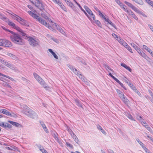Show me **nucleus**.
Listing matches in <instances>:
<instances>
[{"instance_id":"nucleus-1","label":"nucleus","mask_w":153,"mask_h":153,"mask_svg":"<svg viewBox=\"0 0 153 153\" xmlns=\"http://www.w3.org/2000/svg\"><path fill=\"white\" fill-rule=\"evenodd\" d=\"M8 31L12 34L10 36V38L12 42L17 45H22L24 44V40L20 35L11 30Z\"/></svg>"},{"instance_id":"nucleus-2","label":"nucleus","mask_w":153,"mask_h":153,"mask_svg":"<svg viewBox=\"0 0 153 153\" xmlns=\"http://www.w3.org/2000/svg\"><path fill=\"white\" fill-rule=\"evenodd\" d=\"M23 111L24 113L28 117L35 119L38 118V116L36 113L27 106H25Z\"/></svg>"},{"instance_id":"nucleus-3","label":"nucleus","mask_w":153,"mask_h":153,"mask_svg":"<svg viewBox=\"0 0 153 153\" xmlns=\"http://www.w3.org/2000/svg\"><path fill=\"white\" fill-rule=\"evenodd\" d=\"M23 111L24 113L28 117L35 119L38 118V116L36 113L27 106H25Z\"/></svg>"},{"instance_id":"nucleus-4","label":"nucleus","mask_w":153,"mask_h":153,"mask_svg":"<svg viewBox=\"0 0 153 153\" xmlns=\"http://www.w3.org/2000/svg\"><path fill=\"white\" fill-rule=\"evenodd\" d=\"M23 111L24 113L28 117L35 119L38 118V116L36 113L27 106H25Z\"/></svg>"},{"instance_id":"nucleus-5","label":"nucleus","mask_w":153,"mask_h":153,"mask_svg":"<svg viewBox=\"0 0 153 153\" xmlns=\"http://www.w3.org/2000/svg\"><path fill=\"white\" fill-rule=\"evenodd\" d=\"M28 13L32 17L36 19V20L38 21L40 23L47 27H49V23H47L45 20H44L42 18L38 16L37 15L34 13L30 11H28Z\"/></svg>"},{"instance_id":"nucleus-6","label":"nucleus","mask_w":153,"mask_h":153,"mask_svg":"<svg viewBox=\"0 0 153 153\" xmlns=\"http://www.w3.org/2000/svg\"><path fill=\"white\" fill-rule=\"evenodd\" d=\"M33 74L35 79L40 84L42 85L44 88H46L48 87L47 84L39 76L35 73H34Z\"/></svg>"},{"instance_id":"nucleus-7","label":"nucleus","mask_w":153,"mask_h":153,"mask_svg":"<svg viewBox=\"0 0 153 153\" xmlns=\"http://www.w3.org/2000/svg\"><path fill=\"white\" fill-rule=\"evenodd\" d=\"M30 2L40 10H42L44 9L42 3L39 0H31Z\"/></svg>"},{"instance_id":"nucleus-8","label":"nucleus","mask_w":153,"mask_h":153,"mask_svg":"<svg viewBox=\"0 0 153 153\" xmlns=\"http://www.w3.org/2000/svg\"><path fill=\"white\" fill-rule=\"evenodd\" d=\"M29 41L30 45L34 47L36 46L39 45V41L38 39H36L31 37H30L29 39Z\"/></svg>"},{"instance_id":"nucleus-9","label":"nucleus","mask_w":153,"mask_h":153,"mask_svg":"<svg viewBox=\"0 0 153 153\" xmlns=\"http://www.w3.org/2000/svg\"><path fill=\"white\" fill-rule=\"evenodd\" d=\"M1 19L4 21L5 22H7L9 26H11L12 28H14L16 26V24L13 22L10 21L9 20V19L7 17H3L1 18Z\"/></svg>"},{"instance_id":"nucleus-10","label":"nucleus","mask_w":153,"mask_h":153,"mask_svg":"<svg viewBox=\"0 0 153 153\" xmlns=\"http://www.w3.org/2000/svg\"><path fill=\"white\" fill-rule=\"evenodd\" d=\"M19 21L18 22L22 25L25 26L26 27L29 26V23L26 20L22 19V18H20V19H19Z\"/></svg>"},{"instance_id":"nucleus-11","label":"nucleus","mask_w":153,"mask_h":153,"mask_svg":"<svg viewBox=\"0 0 153 153\" xmlns=\"http://www.w3.org/2000/svg\"><path fill=\"white\" fill-rule=\"evenodd\" d=\"M3 44L2 46L9 47L12 46L11 42L10 41L6 39H4Z\"/></svg>"},{"instance_id":"nucleus-12","label":"nucleus","mask_w":153,"mask_h":153,"mask_svg":"<svg viewBox=\"0 0 153 153\" xmlns=\"http://www.w3.org/2000/svg\"><path fill=\"white\" fill-rule=\"evenodd\" d=\"M0 112H1L5 114H6L8 116H10V117L13 116V117H15V116H16V115L14 114H13V115H12V114L8 111L4 109H1L0 110Z\"/></svg>"},{"instance_id":"nucleus-13","label":"nucleus","mask_w":153,"mask_h":153,"mask_svg":"<svg viewBox=\"0 0 153 153\" xmlns=\"http://www.w3.org/2000/svg\"><path fill=\"white\" fill-rule=\"evenodd\" d=\"M67 66L76 75H78L79 72L76 69L74 68L72 65L69 64L67 65Z\"/></svg>"},{"instance_id":"nucleus-14","label":"nucleus","mask_w":153,"mask_h":153,"mask_svg":"<svg viewBox=\"0 0 153 153\" xmlns=\"http://www.w3.org/2000/svg\"><path fill=\"white\" fill-rule=\"evenodd\" d=\"M4 64L6 66L9 67L12 69H14L15 68H16L14 65L10 64V63L7 62L6 61Z\"/></svg>"},{"instance_id":"nucleus-15","label":"nucleus","mask_w":153,"mask_h":153,"mask_svg":"<svg viewBox=\"0 0 153 153\" xmlns=\"http://www.w3.org/2000/svg\"><path fill=\"white\" fill-rule=\"evenodd\" d=\"M125 11L127 12L132 17L134 18L136 20L138 19V18L136 15L134 14V13L131 10H126Z\"/></svg>"},{"instance_id":"nucleus-16","label":"nucleus","mask_w":153,"mask_h":153,"mask_svg":"<svg viewBox=\"0 0 153 153\" xmlns=\"http://www.w3.org/2000/svg\"><path fill=\"white\" fill-rule=\"evenodd\" d=\"M54 24L55 25V26L56 27V29H57L58 30V31L60 32L63 35H65V32L60 27L58 26H57V25L56 23H55Z\"/></svg>"},{"instance_id":"nucleus-17","label":"nucleus","mask_w":153,"mask_h":153,"mask_svg":"<svg viewBox=\"0 0 153 153\" xmlns=\"http://www.w3.org/2000/svg\"><path fill=\"white\" fill-rule=\"evenodd\" d=\"M67 5L70 6L73 10H75V7L74 5L70 1V0H67Z\"/></svg>"},{"instance_id":"nucleus-18","label":"nucleus","mask_w":153,"mask_h":153,"mask_svg":"<svg viewBox=\"0 0 153 153\" xmlns=\"http://www.w3.org/2000/svg\"><path fill=\"white\" fill-rule=\"evenodd\" d=\"M121 99L122 100L123 102L126 105H128L129 104V100L125 96H124Z\"/></svg>"},{"instance_id":"nucleus-19","label":"nucleus","mask_w":153,"mask_h":153,"mask_svg":"<svg viewBox=\"0 0 153 153\" xmlns=\"http://www.w3.org/2000/svg\"><path fill=\"white\" fill-rule=\"evenodd\" d=\"M8 123H10L12 125H13L14 126L17 127H20L21 126V125L20 124H19L17 123L11 121H8Z\"/></svg>"},{"instance_id":"nucleus-20","label":"nucleus","mask_w":153,"mask_h":153,"mask_svg":"<svg viewBox=\"0 0 153 153\" xmlns=\"http://www.w3.org/2000/svg\"><path fill=\"white\" fill-rule=\"evenodd\" d=\"M140 55L148 61H150V58L143 52H142Z\"/></svg>"},{"instance_id":"nucleus-21","label":"nucleus","mask_w":153,"mask_h":153,"mask_svg":"<svg viewBox=\"0 0 153 153\" xmlns=\"http://www.w3.org/2000/svg\"><path fill=\"white\" fill-rule=\"evenodd\" d=\"M78 6L79 7L80 9L85 14L86 16L88 17V18L91 21L92 20L91 18L87 14V13L86 12L85 10L83 9L82 7L81 6L80 4H78Z\"/></svg>"},{"instance_id":"nucleus-22","label":"nucleus","mask_w":153,"mask_h":153,"mask_svg":"<svg viewBox=\"0 0 153 153\" xmlns=\"http://www.w3.org/2000/svg\"><path fill=\"white\" fill-rule=\"evenodd\" d=\"M121 65L128 70L130 72L132 70L130 68L129 66H127L125 64L123 63H121Z\"/></svg>"},{"instance_id":"nucleus-23","label":"nucleus","mask_w":153,"mask_h":153,"mask_svg":"<svg viewBox=\"0 0 153 153\" xmlns=\"http://www.w3.org/2000/svg\"><path fill=\"white\" fill-rule=\"evenodd\" d=\"M48 51L51 53L53 56L56 59H58V56L56 54V53L53 51L51 49H48Z\"/></svg>"},{"instance_id":"nucleus-24","label":"nucleus","mask_w":153,"mask_h":153,"mask_svg":"<svg viewBox=\"0 0 153 153\" xmlns=\"http://www.w3.org/2000/svg\"><path fill=\"white\" fill-rule=\"evenodd\" d=\"M75 101L76 105L79 107H80L81 108H83L82 105L81 103L79 101V100L78 99H76L75 100Z\"/></svg>"},{"instance_id":"nucleus-25","label":"nucleus","mask_w":153,"mask_h":153,"mask_svg":"<svg viewBox=\"0 0 153 153\" xmlns=\"http://www.w3.org/2000/svg\"><path fill=\"white\" fill-rule=\"evenodd\" d=\"M132 89L140 97H141V94L140 92L136 89V87L134 86L133 87Z\"/></svg>"},{"instance_id":"nucleus-26","label":"nucleus","mask_w":153,"mask_h":153,"mask_svg":"<svg viewBox=\"0 0 153 153\" xmlns=\"http://www.w3.org/2000/svg\"><path fill=\"white\" fill-rule=\"evenodd\" d=\"M132 9L137 13L141 14H142V12L140 11L137 7H136L134 6L133 7Z\"/></svg>"},{"instance_id":"nucleus-27","label":"nucleus","mask_w":153,"mask_h":153,"mask_svg":"<svg viewBox=\"0 0 153 153\" xmlns=\"http://www.w3.org/2000/svg\"><path fill=\"white\" fill-rule=\"evenodd\" d=\"M13 14L14 15L11 14L14 17V18H13L14 19L16 20L18 22H19V19H20V18L21 17H19L18 16L16 15V14H14V13H13Z\"/></svg>"},{"instance_id":"nucleus-28","label":"nucleus","mask_w":153,"mask_h":153,"mask_svg":"<svg viewBox=\"0 0 153 153\" xmlns=\"http://www.w3.org/2000/svg\"><path fill=\"white\" fill-rule=\"evenodd\" d=\"M58 5H59L60 7L64 11H67L64 5H62V4L59 2H58V3L57 4Z\"/></svg>"},{"instance_id":"nucleus-29","label":"nucleus","mask_w":153,"mask_h":153,"mask_svg":"<svg viewBox=\"0 0 153 153\" xmlns=\"http://www.w3.org/2000/svg\"><path fill=\"white\" fill-rule=\"evenodd\" d=\"M7 55L11 57L12 59H16L17 58V57L16 56L10 53H7Z\"/></svg>"},{"instance_id":"nucleus-30","label":"nucleus","mask_w":153,"mask_h":153,"mask_svg":"<svg viewBox=\"0 0 153 153\" xmlns=\"http://www.w3.org/2000/svg\"><path fill=\"white\" fill-rule=\"evenodd\" d=\"M94 22L99 27H102V25L100 22L98 20H94Z\"/></svg>"},{"instance_id":"nucleus-31","label":"nucleus","mask_w":153,"mask_h":153,"mask_svg":"<svg viewBox=\"0 0 153 153\" xmlns=\"http://www.w3.org/2000/svg\"><path fill=\"white\" fill-rule=\"evenodd\" d=\"M12 125L10 124L7 123H4L3 128H11L12 127Z\"/></svg>"},{"instance_id":"nucleus-32","label":"nucleus","mask_w":153,"mask_h":153,"mask_svg":"<svg viewBox=\"0 0 153 153\" xmlns=\"http://www.w3.org/2000/svg\"><path fill=\"white\" fill-rule=\"evenodd\" d=\"M136 3L138 4L142 5L143 4V2L142 0H133Z\"/></svg>"},{"instance_id":"nucleus-33","label":"nucleus","mask_w":153,"mask_h":153,"mask_svg":"<svg viewBox=\"0 0 153 153\" xmlns=\"http://www.w3.org/2000/svg\"><path fill=\"white\" fill-rule=\"evenodd\" d=\"M143 48L146 49L147 51L149 52L150 53H152V51L146 45H143Z\"/></svg>"},{"instance_id":"nucleus-34","label":"nucleus","mask_w":153,"mask_h":153,"mask_svg":"<svg viewBox=\"0 0 153 153\" xmlns=\"http://www.w3.org/2000/svg\"><path fill=\"white\" fill-rule=\"evenodd\" d=\"M78 76H79V78H80L84 82H85V78L84 77V76H83L81 74H79L78 75H77Z\"/></svg>"},{"instance_id":"nucleus-35","label":"nucleus","mask_w":153,"mask_h":153,"mask_svg":"<svg viewBox=\"0 0 153 153\" xmlns=\"http://www.w3.org/2000/svg\"><path fill=\"white\" fill-rule=\"evenodd\" d=\"M145 2L153 7V1L150 0H145Z\"/></svg>"},{"instance_id":"nucleus-36","label":"nucleus","mask_w":153,"mask_h":153,"mask_svg":"<svg viewBox=\"0 0 153 153\" xmlns=\"http://www.w3.org/2000/svg\"><path fill=\"white\" fill-rule=\"evenodd\" d=\"M6 149H7L9 150H13V149H16V147L15 146H10V147H8L7 146L6 147Z\"/></svg>"},{"instance_id":"nucleus-37","label":"nucleus","mask_w":153,"mask_h":153,"mask_svg":"<svg viewBox=\"0 0 153 153\" xmlns=\"http://www.w3.org/2000/svg\"><path fill=\"white\" fill-rule=\"evenodd\" d=\"M43 123V124H42V128H43L44 129V130L47 133H48V129H47V128H46L45 125V124H44L43 123Z\"/></svg>"},{"instance_id":"nucleus-38","label":"nucleus","mask_w":153,"mask_h":153,"mask_svg":"<svg viewBox=\"0 0 153 153\" xmlns=\"http://www.w3.org/2000/svg\"><path fill=\"white\" fill-rule=\"evenodd\" d=\"M20 33V34L22 35L24 38H26V37H27L26 34L22 30V31H21Z\"/></svg>"},{"instance_id":"nucleus-39","label":"nucleus","mask_w":153,"mask_h":153,"mask_svg":"<svg viewBox=\"0 0 153 153\" xmlns=\"http://www.w3.org/2000/svg\"><path fill=\"white\" fill-rule=\"evenodd\" d=\"M124 3L126 4L128 6L131 7V8H132L134 6V5H133L131 4L129 2H128L126 1H125L124 2Z\"/></svg>"},{"instance_id":"nucleus-40","label":"nucleus","mask_w":153,"mask_h":153,"mask_svg":"<svg viewBox=\"0 0 153 153\" xmlns=\"http://www.w3.org/2000/svg\"><path fill=\"white\" fill-rule=\"evenodd\" d=\"M136 140L137 142L139 143V144L140 145V146L142 147L143 148V147H145V146L144 145L143 143L141 142L138 138L136 139Z\"/></svg>"},{"instance_id":"nucleus-41","label":"nucleus","mask_w":153,"mask_h":153,"mask_svg":"<svg viewBox=\"0 0 153 153\" xmlns=\"http://www.w3.org/2000/svg\"><path fill=\"white\" fill-rule=\"evenodd\" d=\"M104 65L105 68V69L107 70L108 69L109 70H110L113 71V70L110 68L106 64H104Z\"/></svg>"},{"instance_id":"nucleus-42","label":"nucleus","mask_w":153,"mask_h":153,"mask_svg":"<svg viewBox=\"0 0 153 153\" xmlns=\"http://www.w3.org/2000/svg\"><path fill=\"white\" fill-rule=\"evenodd\" d=\"M108 24H110L114 28H115V29H116V25L114 23H113L111 21L109 20V21L108 22Z\"/></svg>"},{"instance_id":"nucleus-43","label":"nucleus","mask_w":153,"mask_h":153,"mask_svg":"<svg viewBox=\"0 0 153 153\" xmlns=\"http://www.w3.org/2000/svg\"><path fill=\"white\" fill-rule=\"evenodd\" d=\"M41 15L45 19H48L49 20V18L45 14L42 13Z\"/></svg>"},{"instance_id":"nucleus-44","label":"nucleus","mask_w":153,"mask_h":153,"mask_svg":"<svg viewBox=\"0 0 153 153\" xmlns=\"http://www.w3.org/2000/svg\"><path fill=\"white\" fill-rule=\"evenodd\" d=\"M130 52L132 53L133 52L132 51V49L131 48H130V46H129L128 45H127L125 47Z\"/></svg>"},{"instance_id":"nucleus-45","label":"nucleus","mask_w":153,"mask_h":153,"mask_svg":"<svg viewBox=\"0 0 153 153\" xmlns=\"http://www.w3.org/2000/svg\"><path fill=\"white\" fill-rule=\"evenodd\" d=\"M56 140H57V142L59 143L60 145L62 146H63V144L61 142V141L59 140L58 137H56V138L55 139Z\"/></svg>"},{"instance_id":"nucleus-46","label":"nucleus","mask_w":153,"mask_h":153,"mask_svg":"<svg viewBox=\"0 0 153 153\" xmlns=\"http://www.w3.org/2000/svg\"><path fill=\"white\" fill-rule=\"evenodd\" d=\"M14 29L20 32L21 31H22V30L19 27L17 26H16Z\"/></svg>"},{"instance_id":"nucleus-47","label":"nucleus","mask_w":153,"mask_h":153,"mask_svg":"<svg viewBox=\"0 0 153 153\" xmlns=\"http://www.w3.org/2000/svg\"><path fill=\"white\" fill-rule=\"evenodd\" d=\"M144 126L147 128V129L149 131H151L152 129L148 125H145Z\"/></svg>"},{"instance_id":"nucleus-48","label":"nucleus","mask_w":153,"mask_h":153,"mask_svg":"<svg viewBox=\"0 0 153 153\" xmlns=\"http://www.w3.org/2000/svg\"><path fill=\"white\" fill-rule=\"evenodd\" d=\"M91 17L92 18L93 20L95 19V16L92 13L91 15H90Z\"/></svg>"},{"instance_id":"nucleus-49","label":"nucleus","mask_w":153,"mask_h":153,"mask_svg":"<svg viewBox=\"0 0 153 153\" xmlns=\"http://www.w3.org/2000/svg\"><path fill=\"white\" fill-rule=\"evenodd\" d=\"M118 95L120 97L121 99L123 97L125 96L123 92L122 93H121V94L120 93V94Z\"/></svg>"},{"instance_id":"nucleus-50","label":"nucleus","mask_w":153,"mask_h":153,"mask_svg":"<svg viewBox=\"0 0 153 153\" xmlns=\"http://www.w3.org/2000/svg\"><path fill=\"white\" fill-rule=\"evenodd\" d=\"M1 84L4 86L5 87L6 86V85H7V84L8 83L5 81H2V82L1 83Z\"/></svg>"},{"instance_id":"nucleus-51","label":"nucleus","mask_w":153,"mask_h":153,"mask_svg":"<svg viewBox=\"0 0 153 153\" xmlns=\"http://www.w3.org/2000/svg\"><path fill=\"white\" fill-rule=\"evenodd\" d=\"M4 39H0V46H3V41H4Z\"/></svg>"},{"instance_id":"nucleus-52","label":"nucleus","mask_w":153,"mask_h":153,"mask_svg":"<svg viewBox=\"0 0 153 153\" xmlns=\"http://www.w3.org/2000/svg\"><path fill=\"white\" fill-rule=\"evenodd\" d=\"M131 46L135 49L137 47L135 44L133 43H131Z\"/></svg>"},{"instance_id":"nucleus-53","label":"nucleus","mask_w":153,"mask_h":153,"mask_svg":"<svg viewBox=\"0 0 153 153\" xmlns=\"http://www.w3.org/2000/svg\"><path fill=\"white\" fill-rule=\"evenodd\" d=\"M115 2L118 4H119L120 6H121L122 3L119 0H115Z\"/></svg>"},{"instance_id":"nucleus-54","label":"nucleus","mask_w":153,"mask_h":153,"mask_svg":"<svg viewBox=\"0 0 153 153\" xmlns=\"http://www.w3.org/2000/svg\"><path fill=\"white\" fill-rule=\"evenodd\" d=\"M128 117L132 120H134L133 117L131 115H128Z\"/></svg>"},{"instance_id":"nucleus-55","label":"nucleus","mask_w":153,"mask_h":153,"mask_svg":"<svg viewBox=\"0 0 153 153\" xmlns=\"http://www.w3.org/2000/svg\"><path fill=\"white\" fill-rule=\"evenodd\" d=\"M121 5V6L124 9L125 11V10H126L127 8H126V6L125 5H124V4H122Z\"/></svg>"},{"instance_id":"nucleus-56","label":"nucleus","mask_w":153,"mask_h":153,"mask_svg":"<svg viewBox=\"0 0 153 153\" xmlns=\"http://www.w3.org/2000/svg\"><path fill=\"white\" fill-rule=\"evenodd\" d=\"M137 119L140 121L141 122V121H142V120H143L142 117L141 116H138L137 117Z\"/></svg>"},{"instance_id":"nucleus-57","label":"nucleus","mask_w":153,"mask_h":153,"mask_svg":"<svg viewBox=\"0 0 153 153\" xmlns=\"http://www.w3.org/2000/svg\"><path fill=\"white\" fill-rule=\"evenodd\" d=\"M74 140L78 144H79V141L78 140V139L76 137H75L74 138Z\"/></svg>"},{"instance_id":"nucleus-58","label":"nucleus","mask_w":153,"mask_h":153,"mask_svg":"<svg viewBox=\"0 0 153 153\" xmlns=\"http://www.w3.org/2000/svg\"><path fill=\"white\" fill-rule=\"evenodd\" d=\"M143 147H143V149L145 150V152L146 153H149V151L148 149L145 146Z\"/></svg>"},{"instance_id":"nucleus-59","label":"nucleus","mask_w":153,"mask_h":153,"mask_svg":"<svg viewBox=\"0 0 153 153\" xmlns=\"http://www.w3.org/2000/svg\"><path fill=\"white\" fill-rule=\"evenodd\" d=\"M101 132L104 134H106V132L102 128H101L100 130Z\"/></svg>"},{"instance_id":"nucleus-60","label":"nucleus","mask_w":153,"mask_h":153,"mask_svg":"<svg viewBox=\"0 0 153 153\" xmlns=\"http://www.w3.org/2000/svg\"><path fill=\"white\" fill-rule=\"evenodd\" d=\"M119 84L125 90H126V88L125 87H124L123 85V83H121L120 82L119 83Z\"/></svg>"},{"instance_id":"nucleus-61","label":"nucleus","mask_w":153,"mask_h":153,"mask_svg":"<svg viewBox=\"0 0 153 153\" xmlns=\"http://www.w3.org/2000/svg\"><path fill=\"white\" fill-rule=\"evenodd\" d=\"M121 44L122 45L125 47L128 45L125 42H124V41L123 42H122Z\"/></svg>"},{"instance_id":"nucleus-62","label":"nucleus","mask_w":153,"mask_h":153,"mask_svg":"<svg viewBox=\"0 0 153 153\" xmlns=\"http://www.w3.org/2000/svg\"><path fill=\"white\" fill-rule=\"evenodd\" d=\"M66 144L67 146H68L70 147L71 148H72V147H73V146L70 143L68 142H66Z\"/></svg>"},{"instance_id":"nucleus-63","label":"nucleus","mask_w":153,"mask_h":153,"mask_svg":"<svg viewBox=\"0 0 153 153\" xmlns=\"http://www.w3.org/2000/svg\"><path fill=\"white\" fill-rule=\"evenodd\" d=\"M118 41L122 44V42L123 41V40L122 39H121L120 37H119V39L118 40Z\"/></svg>"},{"instance_id":"nucleus-64","label":"nucleus","mask_w":153,"mask_h":153,"mask_svg":"<svg viewBox=\"0 0 153 153\" xmlns=\"http://www.w3.org/2000/svg\"><path fill=\"white\" fill-rule=\"evenodd\" d=\"M151 96H153V93L152 92V91L150 90H148Z\"/></svg>"}]
</instances>
